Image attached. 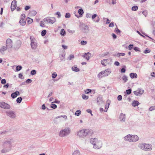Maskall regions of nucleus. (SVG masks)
<instances>
[{
    "instance_id": "obj_26",
    "label": "nucleus",
    "mask_w": 155,
    "mask_h": 155,
    "mask_svg": "<svg viewBox=\"0 0 155 155\" xmlns=\"http://www.w3.org/2000/svg\"><path fill=\"white\" fill-rule=\"evenodd\" d=\"M110 100H107V101L106 104L105 105L106 109H108L109 107L110 104Z\"/></svg>"
},
{
    "instance_id": "obj_44",
    "label": "nucleus",
    "mask_w": 155,
    "mask_h": 155,
    "mask_svg": "<svg viewBox=\"0 0 155 155\" xmlns=\"http://www.w3.org/2000/svg\"><path fill=\"white\" fill-rule=\"evenodd\" d=\"M74 58V55L73 54H70L69 57H68V59L69 60H71L72 59Z\"/></svg>"
},
{
    "instance_id": "obj_9",
    "label": "nucleus",
    "mask_w": 155,
    "mask_h": 155,
    "mask_svg": "<svg viewBox=\"0 0 155 155\" xmlns=\"http://www.w3.org/2000/svg\"><path fill=\"white\" fill-rule=\"evenodd\" d=\"M25 16V15L24 14H22L20 16V19L19 23L20 25L22 26H24L26 24Z\"/></svg>"
},
{
    "instance_id": "obj_52",
    "label": "nucleus",
    "mask_w": 155,
    "mask_h": 155,
    "mask_svg": "<svg viewBox=\"0 0 155 155\" xmlns=\"http://www.w3.org/2000/svg\"><path fill=\"white\" fill-rule=\"evenodd\" d=\"M45 22L44 21H41L40 23V25L42 27H44L45 26V24L44 23Z\"/></svg>"
},
{
    "instance_id": "obj_45",
    "label": "nucleus",
    "mask_w": 155,
    "mask_h": 155,
    "mask_svg": "<svg viewBox=\"0 0 155 155\" xmlns=\"http://www.w3.org/2000/svg\"><path fill=\"white\" fill-rule=\"evenodd\" d=\"M91 89H88L85 91V92L86 94H88L90 93H91Z\"/></svg>"
},
{
    "instance_id": "obj_1",
    "label": "nucleus",
    "mask_w": 155,
    "mask_h": 155,
    "mask_svg": "<svg viewBox=\"0 0 155 155\" xmlns=\"http://www.w3.org/2000/svg\"><path fill=\"white\" fill-rule=\"evenodd\" d=\"M13 141L11 139L5 140L2 143V149L1 152L3 153H6L10 151L12 147Z\"/></svg>"
},
{
    "instance_id": "obj_23",
    "label": "nucleus",
    "mask_w": 155,
    "mask_h": 155,
    "mask_svg": "<svg viewBox=\"0 0 155 155\" xmlns=\"http://www.w3.org/2000/svg\"><path fill=\"white\" fill-rule=\"evenodd\" d=\"M139 104V103L137 101H134L132 103V105L133 107H135L137 106H138Z\"/></svg>"
},
{
    "instance_id": "obj_41",
    "label": "nucleus",
    "mask_w": 155,
    "mask_h": 155,
    "mask_svg": "<svg viewBox=\"0 0 155 155\" xmlns=\"http://www.w3.org/2000/svg\"><path fill=\"white\" fill-rule=\"evenodd\" d=\"M51 107L52 108L55 109L57 108V106L56 104L52 103L51 105Z\"/></svg>"
},
{
    "instance_id": "obj_49",
    "label": "nucleus",
    "mask_w": 155,
    "mask_h": 155,
    "mask_svg": "<svg viewBox=\"0 0 155 155\" xmlns=\"http://www.w3.org/2000/svg\"><path fill=\"white\" fill-rule=\"evenodd\" d=\"M71 17V15L69 13H66L65 15V17L66 18H70Z\"/></svg>"
},
{
    "instance_id": "obj_12",
    "label": "nucleus",
    "mask_w": 155,
    "mask_h": 155,
    "mask_svg": "<svg viewBox=\"0 0 155 155\" xmlns=\"http://www.w3.org/2000/svg\"><path fill=\"white\" fill-rule=\"evenodd\" d=\"M6 46L8 48H12V41L9 38L7 39L6 42Z\"/></svg>"
},
{
    "instance_id": "obj_5",
    "label": "nucleus",
    "mask_w": 155,
    "mask_h": 155,
    "mask_svg": "<svg viewBox=\"0 0 155 155\" xmlns=\"http://www.w3.org/2000/svg\"><path fill=\"white\" fill-rule=\"evenodd\" d=\"M138 147L140 149L146 151H151L152 149V146L151 144L145 143H140Z\"/></svg>"
},
{
    "instance_id": "obj_20",
    "label": "nucleus",
    "mask_w": 155,
    "mask_h": 155,
    "mask_svg": "<svg viewBox=\"0 0 155 155\" xmlns=\"http://www.w3.org/2000/svg\"><path fill=\"white\" fill-rule=\"evenodd\" d=\"M97 102L98 104H101L104 103L102 98L100 97H98L97 98Z\"/></svg>"
},
{
    "instance_id": "obj_28",
    "label": "nucleus",
    "mask_w": 155,
    "mask_h": 155,
    "mask_svg": "<svg viewBox=\"0 0 155 155\" xmlns=\"http://www.w3.org/2000/svg\"><path fill=\"white\" fill-rule=\"evenodd\" d=\"M37 14V12L35 11H31L30 13V14L31 16H35Z\"/></svg>"
},
{
    "instance_id": "obj_15",
    "label": "nucleus",
    "mask_w": 155,
    "mask_h": 155,
    "mask_svg": "<svg viewBox=\"0 0 155 155\" xmlns=\"http://www.w3.org/2000/svg\"><path fill=\"white\" fill-rule=\"evenodd\" d=\"M17 7V2L15 0L13 1L11 3V8L12 11H13Z\"/></svg>"
},
{
    "instance_id": "obj_48",
    "label": "nucleus",
    "mask_w": 155,
    "mask_h": 155,
    "mask_svg": "<svg viewBox=\"0 0 155 155\" xmlns=\"http://www.w3.org/2000/svg\"><path fill=\"white\" fill-rule=\"evenodd\" d=\"M36 71L35 70H32L31 72V74L32 75H34L36 74Z\"/></svg>"
},
{
    "instance_id": "obj_50",
    "label": "nucleus",
    "mask_w": 155,
    "mask_h": 155,
    "mask_svg": "<svg viewBox=\"0 0 155 155\" xmlns=\"http://www.w3.org/2000/svg\"><path fill=\"white\" fill-rule=\"evenodd\" d=\"M150 50H149L147 48L146 49V50L144 51V53L145 54H147L148 53H149L150 52Z\"/></svg>"
},
{
    "instance_id": "obj_21",
    "label": "nucleus",
    "mask_w": 155,
    "mask_h": 155,
    "mask_svg": "<svg viewBox=\"0 0 155 155\" xmlns=\"http://www.w3.org/2000/svg\"><path fill=\"white\" fill-rule=\"evenodd\" d=\"M7 47L6 46H2V48L0 49V52L2 54H3L4 52L7 50Z\"/></svg>"
},
{
    "instance_id": "obj_61",
    "label": "nucleus",
    "mask_w": 155,
    "mask_h": 155,
    "mask_svg": "<svg viewBox=\"0 0 155 155\" xmlns=\"http://www.w3.org/2000/svg\"><path fill=\"white\" fill-rule=\"evenodd\" d=\"M30 8V7L29 6H26L25 7V9L26 11H27Z\"/></svg>"
},
{
    "instance_id": "obj_38",
    "label": "nucleus",
    "mask_w": 155,
    "mask_h": 155,
    "mask_svg": "<svg viewBox=\"0 0 155 155\" xmlns=\"http://www.w3.org/2000/svg\"><path fill=\"white\" fill-rule=\"evenodd\" d=\"M81 114V111L80 110H78L76 111L75 113V114L76 115L78 116H79Z\"/></svg>"
},
{
    "instance_id": "obj_3",
    "label": "nucleus",
    "mask_w": 155,
    "mask_h": 155,
    "mask_svg": "<svg viewBox=\"0 0 155 155\" xmlns=\"http://www.w3.org/2000/svg\"><path fill=\"white\" fill-rule=\"evenodd\" d=\"M91 131V130L88 129L80 130L77 132L76 135L80 138H84L89 134V133Z\"/></svg>"
},
{
    "instance_id": "obj_29",
    "label": "nucleus",
    "mask_w": 155,
    "mask_h": 155,
    "mask_svg": "<svg viewBox=\"0 0 155 155\" xmlns=\"http://www.w3.org/2000/svg\"><path fill=\"white\" fill-rule=\"evenodd\" d=\"M72 69L73 71H75L77 72L79 71V69L78 68L75 67V66H74L72 67Z\"/></svg>"
},
{
    "instance_id": "obj_51",
    "label": "nucleus",
    "mask_w": 155,
    "mask_h": 155,
    "mask_svg": "<svg viewBox=\"0 0 155 155\" xmlns=\"http://www.w3.org/2000/svg\"><path fill=\"white\" fill-rule=\"evenodd\" d=\"M126 91L127 94H130L131 93V90L130 89H129L128 90H127Z\"/></svg>"
},
{
    "instance_id": "obj_30",
    "label": "nucleus",
    "mask_w": 155,
    "mask_h": 155,
    "mask_svg": "<svg viewBox=\"0 0 155 155\" xmlns=\"http://www.w3.org/2000/svg\"><path fill=\"white\" fill-rule=\"evenodd\" d=\"M78 12L79 14L81 15V16H82L84 13L83 10L82 8H80L79 9Z\"/></svg>"
},
{
    "instance_id": "obj_46",
    "label": "nucleus",
    "mask_w": 155,
    "mask_h": 155,
    "mask_svg": "<svg viewBox=\"0 0 155 155\" xmlns=\"http://www.w3.org/2000/svg\"><path fill=\"white\" fill-rule=\"evenodd\" d=\"M133 46H134V45H132V44L130 45L128 47V49L129 50H131L132 48H134Z\"/></svg>"
},
{
    "instance_id": "obj_14",
    "label": "nucleus",
    "mask_w": 155,
    "mask_h": 155,
    "mask_svg": "<svg viewBox=\"0 0 155 155\" xmlns=\"http://www.w3.org/2000/svg\"><path fill=\"white\" fill-rule=\"evenodd\" d=\"M111 62V60L110 59H107L102 60L101 62L103 65L105 66L107 64H109Z\"/></svg>"
},
{
    "instance_id": "obj_62",
    "label": "nucleus",
    "mask_w": 155,
    "mask_h": 155,
    "mask_svg": "<svg viewBox=\"0 0 155 155\" xmlns=\"http://www.w3.org/2000/svg\"><path fill=\"white\" fill-rule=\"evenodd\" d=\"M114 26V22H111L109 25V27H113Z\"/></svg>"
},
{
    "instance_id": "obj_13",
    "label": "nucleus",
    "mask_w": 155,
    "mask_h": 155,
    "mask_svg": "<svg viewBox=\"0 0 155 155\" xmlns=\"http://www.w3.org/2000/svg\"><path fill=\"white\" fill-rule=\"evenodd\" d=\"M143 93L144 90L140 89H138L137 90L134 91V94L136 96L142 94Z\"/></svg>"
},
{
    "instance_id": "obj_59",
    "label": "nucleus",
    "mask_w": 155,
    "mask_h": 155,
    "mask_svg": "<svg viewBox=\"0 0 155 155\" xmlns=\"http://www.w3.org/2000/svg\"><path fill=\"white\" fill-rule=\"evenodd\" d=\"M86 111H87V113H89L91 114L92 116L93 115V114H92V111H91V110H90V109H87V110H86Z\"/></svg>"
},
{
    "instance_id": "obj_53",
    "label": "nucleus",
    "mask_w": 155,
    "mask_h": 155,
    "mask_svg": "<svg viewBox=\"0 0 155 155\" xmlns=\"http://www.w3.org/2000/svg\"><path fill=\"white\" fill-rule=\"evenodd\" d=\"M125 55V53H118L117 54V55L118 56H124Z\"/></svg>"
},
{
    "instance_id": "obj_54",
    "label": "nucleus",
    "mask_w": 155,
    "mask_h": 155,
    "mask_svg": "<svg viewBox=\"0 0 155 155\" xmlns=\"http://www.w3.org/2000/svg\"><path fill=\"white\" fill-rule=\"evenodd\" d=\"M134 50L137 51H140V49L139 48H138V47H134Z\"/></svg>"
},
{
    "instance_id": "obj_57",
    "label": "nucleus",
    "mask_w": 155,
    "mask_h": 155,
    "mask_svg": "<svg viewBox=\"0 0 155 155\" xmlns=\"http://www.w3.org/2000/svg\"><path fill=\"white\" fill-rule=\"evenodd\" d=\"M56 14L58 15V18H60L61 16V14L59 12H57L56 13Z\"/></svg>"
},
{
    "instance_id": "obj_36",
    "label": "nucleus",
    "mask_w": 155,
    "mask_h": 155,
    "mask_svg": "<svg viewBox=\"0 0 155 155\" xmlns=\"http://www.w3.org/2000/svg\"><path fill=\"white\" fill-rule=\"evenodd\" d=\"M138 9V7L137 6H134L132 8V10L133 11H137Z\"/></svg>"
},
{
    "instance_id": "obj_25",
    "label": "nucleus",
    "mask_w": 155,
    "mask_h": 155,
    "mask_svg": "<svg viewBox=\"0 0 155 155\" xmlns=\"http://www.w3.org/2000/svg\"><path fill=\"white\" fill-rule=\"evenodd\" d=\"M26 20L28 24H31L33 21V20L29 17H28L26 18Z\"/></svg>"
},
{
    "instance_id": "obj_33",
    "label": "nucleus",
    "mask_w": 155,
    "mask_h": 155,
    "mask_svg": "<svg viewBox=\"0 0 155 155\" xmlns=\"http://www.w3.org/2000/svg\"><path fill=\"white\" fill-rule=\"evenodd\" d=\"M66 34L65 31L64 29H62L60 32V34L61 35L64 36Z\"/></svg>"
},
{
    "instance_id": "obj_63",
    "label": "nucleus",
    "mask_w": 155,
    "mask_h": 155,
    "mask_svg": "<svg viewBox=\"0 0 155 155\" xmlns=\"http://www.w3.org/2000/svg\"><path fill=\"white\" fill-rule=\"evenodd\" d=\"M91 16V15L89 13H87L86 15V17L87 18H90Z\"/></svg>"
},
{
    "instance_id": "obj_43",
    "label": "nucleus",
    "mask_w": 155,
    "mask_h": 155,
    "mask_svg": "<svg viewBox=\"0 0 155 155\" xmlns=\"http://www.w3.org/2000/svg\"><path fill=\"white\" fill-rule=\"evenodd\" d=\"M126 66H124V68H123L121 69V73H125L126 71Z\"/></svg>"
},
{
    "instance_id": "obj_64",
    "label": "nucleus",
    "mask_w": 155,
    "mask_h": 155,
    "mask_svg": "<svg viewBox=\"0 0 155 155\" xmlns=\"http://www.w3.org/2000/svg\"><path fill=\"white\" fill-rule=\"evenodd\" d=\"M150 75L152 77H155V72H153L151 73Z\"/></svg>"
},
{
    "instance_id": "obj_10",
    "label": "nucleus",
    "mask_w": 155,
    "mask_h": 155,
    "mask_svg": "<svg viewBox=\"0 0 155 155\" xmlns=\"http://www.w3.org/2000/svg\"><path fill=\"white\" fill-rule=\"evenodd\" d=\"M7 116L12 118H14L16 117V115L15 113L12 110H8L6 112Z\"/></svg>"
},
{
    "instance_id": "obj_19",
    "label": "nucleus",
    "mask_w": 155,
    "mask_h": 155,
    "mask_svg": "<svg viewBox=\"0 0 155 155\" xmlns=\"http://www.w3.org/2000/svg\"><path fill=\"white\" fill-rule=\"evenodd\" d=\"M19 95V91H17L15 92L12 93L11 94V97L13 98H15L17 96Z\"/></svg>"
},
{
    "instance_id": "obj_7",
    "label": "nucleus",
    "mask_w": 155,
    "mask_h": 155,
    "mask_svg": "<svg viewBox=\"0 0 155 155\" xmlns=\"http://www.w3.org/2000/svg\"><path fill=\"white\" fill-rule=\"evenodd\" d=\"M31 41V46L32 49H36L37 47V43L36 40L33 36L30 37Z\"/></svg>"
},
{
    "instance_id": "obj_55",
    "label": "nucleus",
    "mask_w": 155,
    "mask_h": 155,
    "mask_svg": "<svg viewBox=\"0 0 155 155\" xmlns=\"http://www.w3.org/2000/svg\"><path fill=\"white\" fill-rule=\"evenodd\" d=\"M57 76V74L56 73L54 72V73L52 75V77L53 78H55Z\"/></svg>"
},
{
    "instance_id": "obj_58",
    "label": "nucleus",
    "mask_w": 155,
    "mask_h": 155,
    "mask_svg": "<svg viewBox=\"0 0 155 155\" xmlns=\"http://www.w3.org/2000/svg\"><path fill=\"white\" fill-rule=\"evenodd\" d=\"M6 83V81L5 79H2L1 80V83L2 84H5Z\"/></svg>"
},
{
    "instance_id": "obj_47",
    "label": "nucleus",
    "mask_w": 155,
    "mask_h": 155,
    "mask_svg": "<svg viewBox=\"0 0 155 155\" xmlns=\"http://www.w3.org/2000/svg\"><path fill=\"white\" fill-rule=\"evenodd\" d=\"M87 43V42L86 41H82L81 42V44L82 45H85Z\"/></svg>"
},
{
    "instance_id": "obj_18",
    "label": "nucleus",
    "mask_w": 155,
    "mask_h": 155,
    "mask_svg": "<svg viewBox=\"0 0 155 155\" xmlns=\"http://www.w3.org/2000/svg\"><path fill=\"white\" fill-rule=\"evenodd\" d=\"M125 114H121L119 117V119L121 122H124L125 120Z\"/></svg>"
},
{
    "instance_id": "obj_24",
    "label": "nucleus",
    "mask_w": 155,
    "mask_h": 155,
    "mask_svg": "<svg viewBox=\"0 0 155 155\" xmlns=\"http://www.w3.org/2000/svg\"><path fill=\"white\" fill-rule=\"evenodd\" d=\"M91 56L90 54L88 52L87 53H85L84 55V57L87 60H88Z\"/></svg>"
},
{
    "instance_id": "obj_22",
    "label": "nucleus",
    "mask_w": 155,
    "mask_h": 155,
    "mask_svg": "<svg viewBox=\"0 0 155 155\" xmlns=\"http://www.w3.org/2000/svg\"><path fill=\"white\" fill-rule=\"evenodd\" d=\"M130 76L132 79H133L134 78H137V74L131 73L130 74Z\"/></svg>"
},
{
    "instance_id": "obj_16",
    "label": "nucleus",
    "mask_w": 155,
    "mask_h": 155,
    "mask_svg": "<svg viewBox=\"0 0 155 155\" xmlns=\"http://www.w3.org/2000/svg\"><path fill=\"white\" fill-rule=\"evenodd\" d=\"M104 73V76H106L109 75L111 73V71L110 69H107L104 71H103Z\"/></svg>"
},
{
    "instance_id": "obj_8",
    "label": "nucleus",
    "mask_w": 155,
    "mask_h": 155,
    "mask_svg": "<svg viewBox=\"0 0 155 155\" xmlns=\"http://www.w3.org/2000/svg\"><path fill=\"white\" fill-rule=\"evenodd\" d=\"M44 21L47 23L53 24L56 21V19L54 17H48L45 18Z\"/></svg>"
},
{
    "instance_id": "obj_6",
    "label": "nucleus",
    "mask_w": 155,
    "mask_h": 155,
    "mask_svg": "<svg viewBox=\"0 0 155 155\" xmlns=\"http://www.w3.org/2000/svg\"><path fill=\"white\" fill-rule=\"evenodd\" d=\"M71 132V130L69 127H66L59 132L58 135L60 137H64L69 135Z\"/></svg>"
},
{
    "instance_id": "obj_32",
    "label": "nucleus",
    "mask_w": 155,
    "mask_h": 155,
    "mask_svg": "<svg viewBox=\"0 0 155 155\" xmlns=\"http://www.w3.org/2000/svg\"><path fill=\"white\" fill-rule=\"evenodd\" d=\"M116 27L114 30V32H115L117 34H120V33L121 31L117 28V25H116Z\"/></svg>"
},
{
    "instance_id": "obj_56",
    "label": "nucleus",
    "mask_w": 155,
    "mask_h": 155,
    "mask_svg": "<svg viewBox=\"0 0 155 155\" xmlns=\"http://www.w3.org/2000/svg\"><path fill=\"white\" fill-rule=\"evenodd\" d=\"M142 14L144 15V16L146 17L147 14V12L146 11H144L142 12Z\"/></svg>"
},
{
    "instance_id": "obj_60",
    "label": "nucleus",
    "mask_w": 155,
    "mask_h": 155,
    "mask_svg": "<svg viewBox=\"0 0 155 155\" xmlns=\"http://www.w3.org/2000/svg\"><path fill=\"white\" fill-rule=\"evenodd\" d=\"M122 99V96L120 95H119L117 97V99L118 101H120Z\"/></svg>"
},
{
    "instance_id": "obj_4",
    "label": "nucleus",
    "mask_w": 155,
    "mask_h": 155,
    "mask_svg": "<svg viewBox=\"0 0 155 155\" xmlns=\"http://www.w3.org/2000/svg\"><path fill=\"white\" fill-rule=\"evenodd\" d=\"M139 138L138 136L136 135L128 134L124 137L125 141L130 142H134L137 141Z\"/></svg>"
},
{
    "instance_id": "obj_35",
    "label": "nucleus",
    "mask_w": 155,
    "mask_h": 155,
    "mask_svg": "<svg viewBox=\"0 0 155 155\" xmlns=\"http://www.w3.org/2000/svg\"><path fill=\"white\" fill-rule=\"evenodd\" d=\"M80 152L78 150L74 151L73 153V155H79Z\"/></svg>"
},
{
    "instance_id": "obj_37",
    "label": "nucleus",
    "mask_w": 155,
    "mask_h": 155,
    "mask_svg": "<svg viewBox=\"0 0 155 155\" xmlns=\"http://www.w3.org/2000/svg\"><path fill=\"white\" fill-rule=\"evenodd\" d=\"M82 97L83 99L85 100H87L89 98V97L88 96L84 94L82 95Z\"/></svg>"
},
{
    "instance_id": "obj_42",
    "label": "nucleus",
    "mask_w": 155,
    "mask_h": 155,
    "mask_svg": "<svg viewBox=\"0 0 155 155\" xmlns=\"http://www.w3.org/2000/svg\"><path fill=\"white\" fill-rule=\"evenodd\" d=\"M22 68V67L21 66H18L16 67V70L17 71H19Z\"/></svg>"
},
{
    "instance_id": "obj_31",
    "label": "nucleus",
    "mask_w": 155,
    "mask_h": 155,
    "mask_svg": "<svg viewBox=\"0 0 155 155\" xmlns=\"http://www.w3.org/2000/svg\"><path fill=\"white\" fill-rule=\"evenodd\" d=\"M104 73L103 71L100 72L98 74V77L99 78H102L103 77H104L103 75Z\"/></svg>"
},
{
    "instance_id": "obj_2",
    "label": "nucleus",
    "mask_w": 155,
    "mask_h": 155,
    "mask_svg": "<svg viewBox=\"0 0 155 155\" xmlns=\"http://www.w3.org/2000/svg\"><path fill=\"white\" fill-rule=\"evenodd\" d=\"M90 142L93 145L95 149H99L102 146L101 141L99 139L97 138H92L90 140Z\"/></svg>"
},
{
    "instance_id": "obj_40",
    "label": "nucleus",
    "mask_w": 155,
    "mask_h": 155,
    "mask_svg": "<svg viewBox=\"0 0 155 155\" xmlns=\"http://www.w3.org/2000/svg\"><path fill=\"white\" fill-rule=\"evenodd\" d=\"M22 98L21 97H18L16 100L17 102L18 103H20L22 101Z\"/></svg>"
},
{
    "instance_id": "obj_34",
    "label": "nucleus",
    "mask_w": 155,
    "mask_h": 155,
    "mask_svg": "<svg viewBox=\"0 0 155 155\" xmlns=\"http://www.w3.org/2000/svg\"><path fill=\"white\" fill-rule=\"evenodd\" d=\"M149 110L150 111L155 110V106H151L149 108Z\"/></svg>"
},
{
    "instance_id": "obj_11",
    "label": "nucleus",
    "mask_w": 155,
    "mask_h": 155,
    "mask_svg": "<svg viewBox=\"0 0 155 155\" xmlns=\"http://www.w3.org/2000/svg\"><path fill=\"white\" fill-rule=\"evenodd\" d=\"M0 107L6 109H9L11 108L9 104L4 102H0Z\"/></svg>"
},
{
    "instance_id": "obj_17",
    "label": "nucleus",
    "mask_w": 155,
    "mask_h": 155,
    "mask_svg": "<svg viewBox=\"0 0 155 155\" xmlns=\"http://www.w3.org/2000/svg\"><path fill=\"white\" fill-rule=\"evenodd\" d=\"M97 16V15L96 14H94L92 16V19L93 20V21L96 22H98L100 20V18L99 17H97V20H94V19Z\"/></svg>"
},
{
    "instance_id": "obj_39",
    "label": "nucleus",
    "mask_w": 155,
    "mask_h": 155,
    "mask_svg": "<svg viewBox=\"0 0 155 155\" xmlns=\"http://www.w3.org/2000/svg\"><path fill=\"white\" fill-rule=\"evenodd\" d=\"M46 31L45 30H43L41 32V35L42 36H44L46 34Z\"/></svg>"
},
{
    "instance_id": "obj_27",
    "label": "nucleus",
    "mask_w": 155,
    "mask_h": 155,
    "mask_svg": "<svg viewBox=\"0 0 155 155\" xmlns=\"http://www.w3.org/2000/svg\"><path fill=\"white\" fill-rule=\"evenodd\" d=\"M121 78L124 82H126L128 80L127 77L125 75L122 76Z\"/></svg>"
}]
</instances>
